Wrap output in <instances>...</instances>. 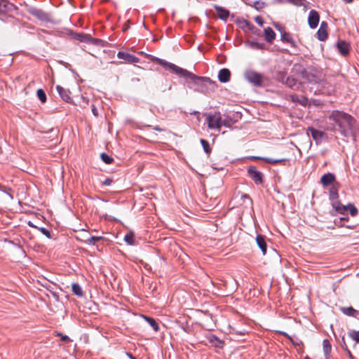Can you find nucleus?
Masks as SVG:
<instances>
[{
    "instance_id": "1",
    "label": "nucleus",
    "mask_w": 359,
    "mask_h": 359,
    "mask_svg": "<svg viewBox=\"0 0 359 359\" xmlns=\"http://www.w3.org/2000/svg\"><path fill=\"white\" fill-rule=\"evenodd\" d=\"M302 76L311 85V90H313L314 93H325L327 81L321 71L309 67L302 72Z\"/></svg>"
},
{
    "instance_id": "2",
    "label": "nucleus",
    "mask_w": 359,
    "mask_h": 359,
    "mask_svg": "<svg viewBox=\"0 0 359 359\" xmlns=\"http://www.w3.org/2000/svg\"><path fill=\"white\" fill-rule=\"evenodd\" d=\"M329 119L334 123L337 130L344 136L351 132L355 123V120L349 114L337 110L330 114Z\"/></svg>"
},
{
    "instance_id": "3",
    "label": "nucleus",
    "mask_w": 359,
    "mask_h": 359,
    "mask_svg": "<svg viewBox=\"0 0 359 359\" xmlns=\"http://www.w3.org/2000/svg\"><path fill=\"white\" fill-rule=\"evenodd\" d=\"M157 60L160 65H163L166 67H168L170 70H172L174 73L177 74L179 76L189 79L194 82H196L197 80L210 81V79H208V78L197 76L194 75V74H192L191 72H189L188 70L181 68L172 63L167 62L161 59H158Z\"/></svg>"
},
{
    "instance_id": "4",
    "label": "nucleus",
    "mask_w": 359,
    "mask_h": 359,
    "mask_svg": "<svg viewBox=\"0 0 359 359\" xmlns=\"http://www.w3.org/2000/svg\"><path fill=\"white\" fill-rule=\"evenodd\" d=\"M205 121L208 124V127L210 130H220L223 126L227 125V121L225 119H222L220 112L217 111L215 113H209L206 115Z\"/></svg>"
},
{
    "instance_id": "5",
    "label": "nucleus",
    "mask_w": 359,
    "mask_h": 359,
    "mask_svg": "<svg viewBox=\"0 0 359 359\" xmlns=\"http://www.w3.org/2000/svg\"><path fill=\"white\" fill-rule=\"evenodd\" d=\"M245 78L250 83L258 86H261L263 81L262 75L252 70L246 71L245 72Z\"/></svg>"
},
{
    "instance_id": "6",
    "label": "nucleus",
    "mask_w": 359,
    "mask_h": 359,
    "mask_svg": "<svg viewBox=\"0 0 359 359\" xmlns=\"http://www.w3.org/2000/svg\"><path fill=\"white\" fill-rule=\"evenodd\" d=\"M77 238L87 244L91 245L100 241L102 238L101 236H88V232L85 230H82L77 236Z\"/></svg>"
},
{
    "instance_id": "7",
    "label": "nucleus",
    "mask_w": 359,
    "mask_h": 359,
    "mask_svg": "<svg viewBox=\"0 0 359 359\" xmlns=\"http://www.w3.org/2000/svg\"><path fill=\"white\" fill-rule=\"evenodd\" d=\"M248 173L250 177L255 181V182L257 184H260L262 183V173L258 171L255 167H250L248 168Z\"/></svg>"
},
{
    "instance_id": "8",
    "label": "nucleus",
    "mask_w": 359,
    "mask_h": 359,
    "mask_svg": "<svg viewBox=\"0 0 359 359\" xmlns=\"http://www.w3.org/2000/svg\"><path fill=\"white\" fill-rule=\"evenodd\" d=\"M319 15L317 11L312 10L310 11L308 18L309 25L311 28H316L319 22Z\"/></svg>"
},
{
    "instance_id": "9",
    "label": "nucleus",
    "mask_w": 359,
    "mask_h": 359,
    "mask_svg": "<svg viewBox=\"0 0 359 359\" xmlns=\"http://www.w3.org/2000/svg\"><path fill=\"white\" fill-rule=\"evenodd\" d=\"M117 57L119 59L124 60L129 63H137L140 62V59L138 57L125 52H118Z\"/></svg>"
},
{
    "instance_id": "10",
    "label": "nucleus",
    "mask_w": 359,
    "mask_h": 359,
    "mask_svg": "<svg viewBox=\"0 0 359 359\" xmlns=\"http://www.w3.org/2000/svg\"><path fill=\"white\" fill-rule=\"evenodd\" d=\"M56 90L59 93L60 97L67 102H70L72 101L70 97V91L68 89L64 88L63 87L57 85L56 86Z\"/></svg>"
},
{
    "instance_id": "11",
    "label": "nucleus",
    "mask_w": 359,
    "mask_h": 359,
    "mask_svg": "<svg viewBox=\"0 0 359 359\" xmlns=\"http://www.w3.org/2000/svg\"><path fill=\"white\" fill-rule=\"evenodd\" d=\"M337 48L342 55H347L350 50L349 43L345 41H339L337 43Z\"/></svg>"
},
{
    "instance_id": "12",
    "label": "nucleus",
    "mask_w": 359,
    "mask_h": 359,
    "mask_svg": "<svg viewBox=\"0 0 359 359\" xmlns=\"http://www.w3.org/2000/svg\"><path fill=\"white\" fill-rule=\"evenodd\" d=\"M214 8L220 19L226 21L229 18V11L227 9L217 5H215Z\"/></svg>"
},
{
    "instance_id": "13",
    "label": "nucleus",
    "mask_w": 359,
    "mask_h": 359,
    "mask_svg": "<svg viewBox=\"0 0 359 359\" xmlns=\"http://www.w3.org/2000/svg\"><path fill=\"white\" fill-rule=\"evenodd\" d=\"M335 180V177L332 173L328 172L322 176L320 182L325 187L330 185Z\"/></svg>"
},
{
    "instance_id": "14",
    "label": "nucleus",
    "mask_w": 359,
    "mask_h": 359,
    "mask_svg": "<svg viewBox=\"0 0 359 359\" xmlns=\"http://www.w3.org/2000/svg\"><path fill=\"white\" fill-rule=\"evenodd\" d=\"M231 72L228 69H222L219 72L218 79L220 82L226 83L229 81Z\"/></svg>"
},
{
    "instance_id": "15",
    "label": "nucleus",
    "mask_w": 359,
    "mask_h": 359,
    "mask_svg": "<svg viewBox=\"0 0 359 359\" xmlns=\"http://www.w3.org/2000/svg\"><path fill=\"white\" fill-rule=\"evenodd\" d=\"M256 243L260 250L262 252L263 255H265L266 253V243L265 241V238L263 236L258 234L256 237Z\"/></svg>"
},
{
    "instance_id": "16",
    "label": "nucleus",
    "mask_w": 359,
    "mask_h": 359,
    "mask_svg": "<svg viewBox=\"0 0 359 359\" xmlns=\"http://www.w3.org/2000/svg\"><path fill=\"white\" fill-rule=\"evenodd\" d=\"M276 36V34L271 27L264 29V37L266 41L271 42Z\"/></svg>"
},
{
    "instance_id": "17",
    "label": "nucleus",
    "mask_w": 359,
    "mask_h": 359,
    "mask_svg": "<svg viewBox=\"0 0 359 359\" xmlns=\"http://www.w3.org/2000/svg\"><path fill=\"white\" fill-rule=\"evenodd\" d=\"M290 97L292 101L299 102L303 106H306L308 102L307 99L304 96L299 97L297 95H291Z\"/></svg>"
},
{
    "instance_id": "18",
    "label": "nucleus",
    "mask_w": 359,
    "mask_h": 359,
    "mask_svg": "<svg viewBox=\"0 0 359 359\" xmlns=\"http://www.w3.org/2000/svg\"><path fill=\"white\" fill-rule=\"evenodd\" d=\"M341 311L343 313L349 316H355L358 313V311L352 307H342L341 308Z\"/></svg>"
},
{
    "instance_id": "19",
    "label": "nucleus",
    "mask_w": 359,
    "mask_h": 359,
    "mask_svg": "<svg viewBox=\"0 0 359 359\" xmlns=\"http://www.w3.org/2000/svg\"><path fill=\"white\" fill-rule=\"evenodd\" d=\"M72 290L75 295H77L79 297H82L83 294L82 288L78 283H72Z\"/></svg>"
},
{
    "instance_id": "20",
    "label": "nucleus",
    "mask_w": 359,
    "mask_h": 359,
    "mask_svg": "<svg viewBox=\"0 0 359 359\" xmlns=\"http://www.w3.org/2000/svg\"><path fill=\"white\" fill-rule=\"evenodd\" d=\"M309 130L311 131L313 138L316 141L320 140L323 136V133L321 131H319L312 128H309Z\"/></svg>"
},
{
    "instance_id": "21",
    "label": "nucleus",
    "mask_w": 359,
    "mask_h": 359,
    "mask_svg": "<svg viewBox=\"0 0 359 359\" xmlns=\"http://www.w3.org/2000/svg\"><path fill=\"white\" fill-rule=\"evenodd\" d=\"M318 38L320 41H325L327 38V29L320 27L317 32Z\"/></svg>"
},
{
    "instance_id": "22",
    "label": "nucleus",
    "mask_w": 359,
    "mask_h": 359,
    "mask_svg": "<svg viewBox=\"0 0 359 359\" xmlns=\"http://www.w3.org/2000/svg\"><path fill=\"white\" fill-rule=\"evenodd\" d=\"M144 318L147 320V322L150 325V326L154 329V331H158L159 330V327L154 318L146 316H144Z\"/></svg>"
},
{
    "instance_id": "23",
    "label": "nucleus",
    "mask_w": 359,
    "mask_h": 359,
    "mask_svg": "<svg viewBox=\"0 0 359 359\" xmlns=\"http://www.w3.org/2000/svg\"><path fill=\"white\" fill-rule=\"evenodd\" d=\"M75 39L79 41L88 42L91 40V37L88 34H78L75 36Z\"/></svg>"
},
{
    "instance_id": "24",
    "label": "nucleus",
    "mask_w": 359,
    "mask_h": 359,
    "mask_svg": "<svg viewBox=\"0 0 359 359\" xmlns=\"http://www.w3.org/2000/svg\"><path fill=\"white\" fill-rule=\"evenodd\" d=\"M12 5L6 0H1L0 1V13H4L8 10L9 7Z\"/></svg>"
},
{
    "instance_id": "25",
    "label": "nucleus",
    "mask_w": 359,
    "mask_h": 359,
    "mask_svg": "<svg viewBox=\"0 0 359 359\" xmlns=\"http://www.w3.org/2000/svg\"><path fill=\"white\" fill-rule=\"evenodd\" d=\"M348 335L355 342L359 343V331L351 330L348 332Z\"/></svg>"
},
{
    "instance_id": "26",
    "label": "nucleus",
    "mask_w": 359,
    "mask_h": 359,
    "mask_svg": "<svg viewBox=\"0 0 359 359\" xmlns=\"http://www.w3.org/2000/svg\"><path fill=\"white\" fill-rule=\"evenodd\" d=\"M124 241L128 245H133L134 244V234L132 232L128 233L124 236Z\"/></svg>"
},
{
    "instance_id": "27",
    "label": "nucleus",
    "mask_w": 359,
    "mask_h": 359,
    "mask_svg": "<svg viewBox=\"0 0 359 359\" xmlns=\"http://www.w3.org/2000/svg\"><path fill=\"white\" fill-rule=\"evenodd\" d=\"M347 208H348V210H349L350 215L352 217H355L358 215V210L353 204H352V203L348 204Z\"/></svg>"
},
{
    "instance_id": "28",
    "label": "nucleus",
    "mask_w": 359,
    "mask_h": 359,
    "mask_svg": "<svg viewBox=\"0 0 359 359\" xmlns=\"http://www.w3.org/2000/svg\"><path fill=\"white\" fill-rule=\"evenodd\" d=\"M286 84L292 88H297L299 84L297 83L296 81L293 78L288 77L286 81Z\"/></svg>"
},
{
    "instance_id": "29",
    "label": "nucleus",
    "mask_w": 359,
    "mask_h": 359,
    "mask_svg": "<svg viewBox=\"0 0 359 359\" xmlns=\"http://www.w3.org/2000/svg\"><path fill=\"white\" fill-rule=\"evenodd\" d=\"M102 160L107 164H111L114 159L105 153H102L100 155Z\"/></svg>"
},
{
    "instance_id": "30",
    "label": "nucleus",
    "mask_w": 359,
    "mask_h": 359,
    "mask_svg": "<svg viewBox=\"0 0 359 359\" xmlns=\"http://www.w3.org/2000/svg\"><path fill=\"white\" fill-rule=\"evenodd\" d=\"M201 143L203 146V148L206 154H210L211 151V149L210 147L209 143L207 140L204 139L201 140Z\"/></svg>"
},
{
    "instance_id": "31",
    "label": "nucleus",
    "mask_w": 359,
    "mask_h": 359,
    "mask_svg": "<svg viewBox=\"0 0 359 359\" xmlns=\"http://www.w3.org/2000/svg\"><path fill=\"white\" fill-rule=\"evenodd\" d=\"M38 98L41 101V102L44 103L46 101V95L45 92L42 89L37 90L36 92Z\"/></svg>"
},
{
    "instance_id": "32",
    "label": "nucleus",
    "mask_w": 359,
    "mask_h": 359,
    "mask_svg": "<svg viewBox=\"0 0 359 359\" xmlns=\"http://www.w3.org/2000/svg\"><path fill=\"white\" fill-rule=\"evenodd\" d=\"M323 348L325 353L326 355L328 354L331 350V346L328 340L325 339L323 341Z\"/></svg>"
},
{
    "instance_id": "33",
    "label": "nucleus",
    "mask_w": 359,
    "mask_h": 359,
    "mask_svg": "<svg viewBox=\"0 0 359 359\" xmlns=\"http://www.w3.org/2000/svg\"><path fill=\"white\" fill-rule=\"evenodd\" d=\"M264 2L263 1H256L253 3V6L257 9V10H259V9H262L264 7Z\"/></svg>"
},
{
    "instance_id": "34",
    "label": "nucleus",
    "mask_w": 359,
    "mask_h": 359,
    "mask_svg": "<svg viewBox=\"0 0 359 359\" xmlns=\"http://www.w3.org/2000/svg\"><path fill=\"white\" fill-rule=\"evenodd\" d=\"M281 38L283 41H287L290 43H292V39L289 34L284 33L283 34H282Z\"/></svg>"
},
{
    "instance_id": "35",
    "label": "nucleus",
    "mask_w": 359,
    "mask_h": 359,
    "mask_svg": "<svg viewBox=\"0 0 359 359\" xmlns=\"http://www.w3.org/2000/svg\"><path fill=\"white\" fill-rule=\"evenodd\" d=\"M330 198L332 201L336 200L338 198V194L337 191L334 189H332L330 192Z\"/></svg>"
},
{
    "instance_id": "36",
    "label": "nucleus",
    "mask_w": 359,
    "mask_h": 359,
    "mask_svg": "<svg viewBox=\"0 0 359 359\" xmlns=\"http://www.w3.org/2000/svg\"><path fill=\"white\" fill-rule=\"evenodd\" d=\"M241 23L242 24L241 27L243 29L246 27L248 29H251L252 28V25L250 22H248V21H246V20H243L242 22H241Z\"/></svg>"
},
{
    "instance_id": "37",
    "label": "nucleus",
    "mask_w": 359,
    "mask_h": 359,
    "mask_svg": "<svg viewBox=\"0 0 359 359\" xmlns=\"http://www.w3.org/2000/svg\"><path fill=\"white\" fill-rule=\"evenodd\" d=\"M332 205L336 210V211H337L339 208H340L342 205L339 201H337V199H336L332 201Z\"/></svg>"
},
{
    "instance_id": "38",
    "label": "nucleus",
    "mask_w": 359,
    "mask_h": 359,
    "mask_svg": "<svg viewBox=\"0 0 359 359\" xmlns=\"http://www.w3.org/2000/svg\"><path fill=\"white\" fill-rule=\"evenodd\" d=\"M39 230L47 238H50V232H49V231L48 229H46V228L41 227V228L39 229Z\"/></svg>"
},
{
    "instance_id": "39",
    "label": "nucleus",
    "mask_w": 359,
    "mask_h": 359,
    "mask_svg": "<svg viewBox=\"0 0 359 359\" xmlns=\"http://www.w3.org/2000/svg\"><path fill=\"white\" fill-rule=\"evenodd\" d=\"M348 210L347 205H342L339 209L337 212L340 214H345V212Z\"/></svg>"
},
{
    "instance_id": "40",
    "label": "nucleus",
    "mask_w": 359,
    "mask_h": 359,
    "mask_svg": "<svg viewBox=\"0 0 359 359\" xmlns=\"http://www.w3.org/2000/svg\"><path fill=\"white\" fill-rule=\"evenodd\" d=\"M255 20L259 26H262L264 24V20L261 16H257Z\"/></svg>"
},
{
    "instance_id": "41",
    "label": "nucleus",
    "mask_w": 359,
    "mask_h": 359,
    "mask_svg": "<svg viewBox=\"0 0 359 359\" xmlns=\"http://www.w3.org/2000/svg\"><path fill=\"white\" fill-rule=\"evenodd\" d=\"M263 46V44H259L258 43H250V46L254 48H262Z\"/></svg>"
},
{
    "instance_id": "42",
    "label": "nucleus",
    "mask_w": 359,
    "mask_h": 359,
    "mask_svg": "<svg viewBox=\"0 0 359 359\" xmlns=\"http://www.w3.org/2000/svg\"><path fill=\"white\" fill-rule=\"evenodd\" d=\"M57 335L61 336V340L62 341L68 342L70 341V339L67 335H62L61 334H58Z\"/></svg>"
},
{
    "instance_id": "43",
    "label": "nucleus",
    "mask_w": 359,
    "mask_h": 359,
    "mask_svg": "<svg viewBox=\"0 0 359 359\" xmlns=\"http://www.w3.org/2000/svg\"><path fill=\"white\" fill-rule=\"evenodd\" d=\"M264 160L267 162V163H278V162H280L281 160H275V159H273V158H264Z\"/></svg>"
},
{
    "instance_id": "44",
    "label": "nucleus",
    "mask_w": 359,
    "mask_h": 359,
    "mask_svg": "<svg viewBox=\"0 0 359 359\" xmlns=\"http://www.w3.org/2000/svg\"><path fill=\"white\" fill-rule=\"evenodd\" d=\"M112 183V180L111 179H106L104 182H103V184L104 185H107V186H109L111 185V184Z\"/></svg>"
},
{
    "instance_id": "45",
    "label": "nucleus",
    "mask_w": 359,
    "mask_h": 359,
    "mask_svg": "<svg viewBox=\"0 0 359 359\" xmlns=\"http://www.w3.org/2000/svg\"><path fill=\"white\" fill-rule=\"evenodd\" d=\"M92 112L95 116H98V111H97V109L95 107V106H93V107H92Z\"/></svg>"
},
{
    "instance_id": "46",
    "label": "nucleus",
    "mask_w": 359,
    "mask_h": 359,
    "mask_svg": "<svg viewBox=\"0 0 359 359\" xmlns=\"http://www.w3.org/2000/svg\"><path fill=\"white\" fill-rule=\"evenodd\" d=\"M320 27H323V29H327V23L325 22H322L321 24H320Z\"/></svg>"
},
{
    "instance_id": "47",
    "label": "nucleus",
    "mask_w": 359,
    "mask_h": 359,
    "mask_svg": "<svg viewBox=\"0 0 359 359\" xmlns=\"http://www.w3.org/2000/svg\"><path fill=\"white\" fill-rule=\"evenodd\" d=\"M82 100L83 102L86 104H88V100L86 99L85 97L82 96Z\"/></svg>"
},
{
    "instance_id": "48",
    "label": "nucleus",
    "mask_w": 359,
    "mask_h": 359,
    "mask_svg": "<svg viewBox=\"0 0 359 359\" xmlns=\"http://www.w3.org/2000/svg\"><path fill=\"white\" fill-rule=\"evenodd\" d=\"M340 220H343V221H348V217H341V218H340Z\"/></svg>"
},
{
    "instance_id": "49",
    "label": "nucleus",
    "mask_w": 359,
    "mask_h": 359,
    "mask_svg": "<svg viewBox=\"0 0 359 359\" xmlns=\"http://www.w3.org/2000/svg\"><path fill=\"white\" fill-rule=\"evenodd\" d=\"M154 129L156 130H158V131H161L162 130L161 128H159L158 127H155Z\"/></svg>"
},
{
    "instance_id": "50",
    "label": "nucleus",
    "mask_w": 359,
    "mask_h": 359,
    "mask_svg": "<svg viewBox=\"0 0 359 359\" xmlns=\"http://www.w3.org/2000/svg\"><path fill=\"white\" fill-rule=\"evenodd\" d=\"M346 3H351L353 0H344Z\"/></svg>"
},
{
    "instance_id": "51",
    "label": "nucleus",
    "mask_w": 359,
    "mask_h": 359,
    "mask_svg": "<svg viewBox=\"0 0 359 359\" xmlns=\"http://www.w3.org/2000/svg\"><path fill=\"white\" fill-rule=\"evenodd\" d=\"M348 354H349V355H350L351 358V359H353V356L351 355V352H350V351H348Z\"/></svg>"
},
{
    "instance_id": "52",
    "label": "nucleus",
    "mask_w": 359,
    "mask_h": 359,
    "mask_svg": "<svg viewBox=\"0 0 359 359\" xmlns=\"http://www.w3.org/2000/svg\"><path fill=\"white\" fill-rule=\"evenodd\" d=\"M46 14L44 13H41V16L45 15Z\"/></svg>"
}]
</instances>
